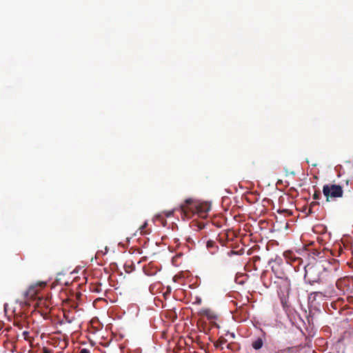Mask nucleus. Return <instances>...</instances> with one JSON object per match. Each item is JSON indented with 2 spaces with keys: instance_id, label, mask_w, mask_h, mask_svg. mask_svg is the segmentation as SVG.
<instances>
[{
  "instance_id": "20",
  "label": "nucleus",
  "mask_w": 353,
  "mask_h": 353,
  "mask_svg": "<svg viewBox=\"0 0 353 353\" xmlns=\"http://www.w3.org/2000/svg\"><path fill=\"white\" fill-rule=\"evenodd\" d=\"M315 293H316V294H319H319H322V293H321V292H316Z\"/></svg>"
},
{
  "instance_id": "11",
  "label": "nucleus",
  "mask_w": 353,
  "mask_h": 353,
  "mask_svg": "<svg viewBox=\"0 0 353 353\" xmlns=\"http://www.w3.org/2000/svg\"><path fill=\"white\" fill-rule=\"evenodd\" d=\"M321 194L320 191H315L314 194H313V198L316 200H318L321 198Z\"/></svg>"
},
{
  "instance_id": "17",
  "label": "nucleus",
  "mask_w": 353,
  "mask_h": 353,
  "mask_svg": "<svg viewBox=\"0 0 353 353\" xmlns=\"http://www.w3.org/2000/svg\"><path fill=\"white\" fill-rule=\"evenodd\" d=\"M210 310H206L205 311V314L209 317V318H212V316L210 314Z\"/></svg>"
},
{
  "instance_id": "15",
  "label": "nucleus",
  "mask_w": 353,
  "mask_h": 353,
  "mask_svg": "<svg viewBox=\"0 0 353 353\" xmlns=\"http://www.w3.org/2000/svg\"><path fill=\"white\" fill-rule=\"evenodd\" d=\"M147 223H145L141 227H140L141 233L143 232V230L146 228Z\"/></svg>"
},
{
  "instance_id": "9",
  "label": "nucleus",
  "mask_w": 353,
  "mask_h": 353,
  "mask_svg": "<svg viewBox=\"0 0 353 353\" xmlns=\"http://www.w3.org/2000/svg\"><path fill=\"white\" fill-rule=\"evenodd\" d=\"M226 342L227 340L224 337L221 336L214 343V346L216 348L223 349L222 345Z\"/></svg>"
},
{
  "instance_id": "5",
  "label": "nucleus",
  "mask_w": 353,
  "mask_h": 353,
  "mask_svg": "<svg viewBox=\"0 0 353 353\" xmlns=\"http://www.w3.org/2000/svg\"><path fill=\"white\" fill-rule=\"evenodd\" d=\"M272 270L274 272L275 276L280 279L282 283L287 287V288H289L290 282L288 278L286 276V274L280 269V267L279 265H273L272 267Z\"/></svg>"
},
{
  "instance_id": "1",
  "label": "nucleus",
  "mask_w": 353,
  "mask_h": 353,
  "mask_svg": "<svg viewBox=\"0 0 353 353\" xmlns=\"http://www.w3.org/2000/svg\"><path fill=\"white\" fill-rule=\"evenodd\" d=\"M210 210V207L208 203H202L192 198L185 199L184 203L180 205L181 215L187 219H191L194 215L205 218Z\"/></svg>"
},
{
  "instance_id": "19",
  "label": "nucleus",
  "mask_w": 353,
  "mask_h": 353,
  "mask_svg": "<svg viewBox=\"0 0 353 353\" xmlns=\"http://www.w3.org/2000/svg\"><path fill=\"white\" fill-rule=\"evenodd\" d=\"M95 291L97 292H99V290L98 288H97L96 290H94Z\"/></svg>"
},
{
  "instance_id": "14",
  "label": "nucleus",
  "mask_w": 353,
  "mask_h": 353,
  "mask_svg": "<svg viewBox=\"0 0 353 353\" xmlns=\"http://www.w3.org/2000/svg\"><path fill=\"white\" fill-rule=\"evenodd\" d=\"M79 353H90V350L86 348H83L80 350Z\"/></svg>"
},
{
  "instance_id": "3",
  "label": "nucleus",
  "mask_w": 353,
  "mask_h": 353,
  "mask_svg": "<svg viewBox=\"0 0 353 353\" xmlns=\"http://www.w3.org/2000/svg\"><path fill=\"white\" fill-rule=\"evenodd\" d=\"M323 193L326 197V201H330V199L334 200L342 197L343 191L339 185L326 184L323 185Z\"/></svg>"
},
{
  "instance_id": "16",
  "label": "nucleus",
  "mask_w": 353,
  "mask_h": 353,
  "mask_svg": "<svg viewBox=\"0 0 353 353\" xmlns=\"http://www.w3.org/2000/svg\"><path fill=\"white\" fill-rule=\"evenodd\" d=\"M70 306H71V307H72L74 309H76L78 307V305H77V303L72 302V305Z\"/></svg>"
},
{
  "instance_id": "13",
  "label": "nucleus",
  "mask_w": 353,
  "mask_h": 353,
  "mask_svg": "<svg viewBox=\"0 0 353 353\" xmlns=\"http://www.w3.org/2000/svg\"><path fill=\"white\" fill-rule=\"evenodd\" d=\"M173 212H174V210L168 211V212H165V216L167 217H170L173 214Z\"/></svg>"
},
{
  "instance_id": "12",
  "label": "nucleus",
  "mask_w": 353,
  "mask_h": 353,
  "mask_svg": "<svg viewBox=\"0 0 353 353\" xmlns=\"http://www.w3.org/2000/svg\"><path fill=\"white\" fill-rule=\"evenodd\" d=\"M39 304H40V305L43 304L45 305V307H49V306H50L49 303H48V301H47V300H45L43 301L42 300L40 299Z\"/></svg>"
},
{
  "instance_id": "6",
  "label": "nucleus",
  "mask_w": 353,
  "mask_h": 353,
  "mask_svg": "<svg viewBox=\"0 0 353 353\" xmlns=\"http://www.w3.org/2000/svg\"><path fill=\"white\" fill-rule=\"evenodd\" d=\"M206 247L211 254H214L218 250V245H216V243L213 240L208 241Z\"/></svg>"
},
{
  "instance_id": "7",
  "label": "nucleus",
  "mask_w": 353,
  "mask_h": 353,
  "mask_svg": "<svg viewBox=\"0 0 353 353\" xmlns=\"http://www.w3.org/2000/svg\"><path fill=\"white\" fill-rule=\"evenodd\" d=\"M263 345V339L261 337H258L257 339H254L252 342V347L255 350H259L262 348Z\"/></svg>"
},
{
  "instance_id": "4",
  "label": "nucleus",
  "mask_w": 353,
  "mask_h": 353,
  "mask_svg": "<svg viewBox=\"0 0 353 353\" xmlns=\"http://www.w3.org/2000/svg\"><path fill=\"white\" fill-rule=\"evenodd\" d=\"M45 285V283H39L30 285L25 292V296L27 299H36L40 289Z\"/></svg>"
},
{
  "instance_id": "8",
  "label": "nucleus",
  "mask_w": 353,
  "mask_h": 353,
  "mask_svg": "<svg viewBox=\"0 0 353 353\" xmlns=\"http://www.w3.org/2000/svg\"><path fill=\"white\" fill-rule=\"evenodd\" d=\"M134 269V265L132 261L126 262L124 265V270L125 272L130 273L132 272Z\"/></svg>"
},
{
  "instance_id": "2",
  "label": "nucleus",
  "mask_w": 353,
  "mask_h": 353,
  "mask_svg": "<svg viewBox=\"0 0 353 353\" xmlns=\"http://www.w3.org/2000/svg\"><path fill=\"white\" fill-rule=\"evenodd\" d=\"M305 279L310 284L323 283L327 276L326 268L321 261L307 263L305 268Z\"/></svg>"
},
{
  "instance_id": "18",
  "label": "nucleus",
  "mask_w": 353,
  "mask_h": 353,
  "mask_svg": "<svg viewBox=\"0 0 353 353\" xmlns=\"http://www.w3.org/2000/svg\"><path fill=\"white\" fill-rule=\"evenodd\" d=\"M43 352L44 353H51V351L47 348H44Z\"/></svg>"
},
{
  "instance_id": "10",
  "label": "nucleus",
  "mask_w": 353,
  "mask_h": 353,
  "mask_svg": "<svg viewBox=\"0 0 353 353\" xmlns=\"http://www.w3.org/2000/svg\"><path fill=\"white\" fill-rule=\"evenodd\" d=\"M270 353H285V349H276L272 350Z\"/></svg>"
}]
</instances>
